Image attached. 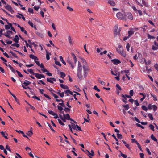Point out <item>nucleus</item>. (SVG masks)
<instances>
[{
	"label": "nucleus",
	"mask_w": 158,
	"mask_h": 158,
	"mask_svg": "<svg viewBox=\"0 0 158 158\" xmlns=\"http://www.w3.org/2000/svg\"><path fill=\"white\" fill-rule=\"evenodd\" d=\"M78 67L77 68V75L79 79L81 80L83 78L82 73V66L80 62L78 61Z\"/></svg>",
	"instance_id": "1"
},
{
	"label": "nucleus",
	"mask_w": 158,
	"mask_h": 158,
	"mask_svg": "<svg viewBox=\"0 0 158 158\" xmlns=\"http://www.w3.org/2000/svg\"><path fill=\"white\" fill-rule=\"evenodd\" d=\"M83 75L85 78H86L87 76L88 73L89 68L87 66L85 65L83 66Z\"/></svg>",
	"instance_id": "2"
},
{
	"label": "nucleus",
	"mask_w": 158,
	"mask_h": 158,
	"mask_svg": "<svg viewBox=\"0 0 158 158\" xmlns=\"http://www.w3.org/2000/svg\"><path fill=\"white\" fill-rule=\"evenodd\" d=\"M116 16L118 19H123L125 18V16L120 12H119L117 14Z\"/></svg>",
	"instance_id": "3"
},
{
	"label": "nucleus",
	"mask_w": 158,
	"mask_h": 158,
	"mask_svg": "<svg viewBox=\"0 0 158 158\" xmlns=\"http://www.w3.org/2000/svg\"><path fill=\"white\" fill-rule=\"evenodd\" d=\"M4 7L6 9L10 11L11 13H13L14 12L12 8L10 5H7L6 6H5Z\"/></svg>",
	"instance_id": "4"
},
{
	"label": "nucleus",
	"mask_w": 158,
	"mask_h": 158,
	"mask_svg": "<svg viewBox=\"0 0 158 158\" xmlns=\"http://www.w3.org/2000/svg\"><path fill=\"white\" fill-rule=\"evenodd\" d=\"M47 81L48 82L53 84L54 83L53 81L55 82L56 81V79L54 78L51 77L47 78Z\"/></svg>",
	"instance_id": "5"
},
{
	"label": "nucleus",
	"mask_w": 158,
	"mask_h": 158,
	"mask_svg": "<svg viewBox=\"0 0 158 158\" xmlns=\"http://www.w3.org/2000/svg\"><path fill=\"white\" fill-rule=\"evenodd\" d=\"M111 61L115 65H117L121 62L119 60L117 59H112Z\"/></svg>",
	"instance_id": "6"
},
{
	"label": "nucleus",
	"mask_w": 158,
	"mask_h": 158,
	"mask_svg": "<svg viewBox=\"0 0 158 158\" xmlns=\"http://www.w3.org/2000/svg\"><path fill=\"white\" fill-rule=\"evenodd\" d=\"M118 48H117L116 50L118 53L119 54L123 51V48L121 45H118Z\"/></svg>",
	"instance_id": "7"
},
{
	"label": "nucleus",
	"mask_w": 158,
	"mask_h": 158,
	"mask_svg": "<svg viewBox=\"0 0 158 158\" xmlns=\"http://www.w3.org/2000/svg\"><path fill=\"white\" fill-rule=\"evenodd\" d=\"M13 34V32L12 31H10L8 30L7 31V34H3V35H5L7 37L10 38H11V36L9 35L10 34Z\"/></svg>",
	"instance_id": "8"
},
{
	"label": "nucleus",
	"mask_w": 158,
	"mask_h": 158,
	"mask_svg": "<svg viewBox=\"0 0 158 158\" xmlns=\"http://www.w3.org/2000/svg\"><path fill=\"white\" fill-rule=\"evenodd\" d=\"M67 61V62L71 66L72 69H73L74 68L75 65L74 64H73L72 63V62L70 59H68Z\"/></svg>",
	"instance_id": "9"
},
{
	"label": "nucleus",
	"mask_w": 158,
	"mask_h": 158,
	"mask_svg": "<svg viewBox=\"0 0 158 158\" xmlns=\"http://www.w3.org/2000/svg\"><path fill=\"white\" fill-rule=\"evenodd\" d=\"M134 28H131L130 30L128 31V36L130 37L131 36L134 32V31H133Z\"/></svg>",
	"instance_id": "10"
},
{
	"label": "nucleus",
	"mask_w": 158,
	"mask_h": 158,
	"mask_svg": "<svg viewBox=\"0 0 158 158\" xmlns=\"http://www.w3.org/2000/svg\"><path fill=\"white\" fill-rule=\"evenodd\" d=\"M121 95L122 97L123 98L122 99V101L125 103H127V98L124 96V95L123 94H122Z\"/></svg>",
	"instance_id": "11"
},
{
	"label": "nucleus",
	"mask_w": 158,
	"mask_h": 158,
	"mask_svg": "<svg viewBox=\"0 0 158 158\" xmlns=\"http://www.w3.org/2000/svg\"><path fill=\"white\" fill-rule=\"evenodd\" d=\"M71 55L72 57L74 60V64L75 65L77 61L76 57L75 54L73 53H71Z\"/></svg>",
	"instance_id": "12"
},
{
	"label": "nucleus",
	"mask_w": 158,
	"mask_h": 158,
	"mask_svg": "<svg viewBox=\"0 0 158 158\" xmlns=\"http://www.w3.org/2000/svg\"><path fill=\"white\" fill-rule=\"evenodd\" d=\"M108 3L112 6H114L115 5V2L111 0H108Z\"/></svg>",
	"instance_id": "13"
},
{
	"label": "nucleus",
	"mask_w": 158,
	"mask_h": 158,
	"mask_svg": "<svg viewBox=\"0 0 158 158\" xmlns=\"http://www.w3.org/2000/svg\"><path fill=\"white\" fill-rule=\"evenodd\" d=\"M29 57L30 58L33 59L34 60H39L38 58L36 56H35L33 54H30L29 55Z\"/></svg>",
	"instance_id": "14"
},
{
	"label": "nucleus",
	"mask_w": 158,
	"mask_h": 158,
	"mask_svg": "<svg viewBox=\"0 0 158 158\" xmlns=\"http://www.w3.org/2000/svg\"><path fill=\"white\" fill-rule=\"evenodd\" d=\"M1 135L2 136L4 137L5 139H8V138L7 137V136L8 135V134L4 132H3V131H1L0 132Z\"/></svg>",
	"instance_id": "15"
},
{
	"label": "nucleus",
	"mask_w": 158,
	"mask_h": 158,
	"mask_svg": "<svg viewBox=\"0 0 158 158\" xmlns=\"http://www.w3.org/2000/svg\"><path fill=\"white\" fill-rule=\"evenodd\" d=\"M19 40V39L17 35L15 36V37L13 39L14 41L17 43H18Z\"/></svg>",
	"instance_id": "16"
},
{
	"label": "nucleus",
	"mask_w": 158,
	"mask_h": 158,
	"mask_svg": "<svg viewBox=\"0 0 158 158\" xmlns=\"http://www.w3.org/2000/svg\"><path fill=\"white\" fill-rule=\"evenodd\" d=\"M118 25H115L114 27V33L115 35L118 34Z\"/></svg>",
	"instance_id": "17"
},
{
	"label": "nucleus",
	"mask_w": 158,
	"mask_h": 158,
	"mask_svg": "<svg viewBox=\"0 0 158 158\" xmlns=\"http://www.w3.org/2000/svg\"><path fill=\"white\" fill-rule=\"evenodd\" d=\"M63 116L64 118H65L67 120H69V119H70V116L68 114H64Z\"/></svg>",
	"instance_id": "18"
},
{
	"label": "nucleus",
	"mask_w": 158,
	"mask_h": 158,
	"mask_svg": "<svg viewBox=\"0 0 158 158\" xmlns=\"http://www.w3.org/2000/svg\"><path fill=\"white\" fill-rule=\"evenodd\" d=\"M31 82L27 80H25V81L23 82V84L25 86H27L29 85Z\"/></svg>",
	"instance_id": "19"
},
{
	"label": "nucleus",
	"mask_w": 158,
	"mask_h": 158,
	"mask_svg": "<svg viewBox=\"0 0 158 158\" xmlns=\"http://www.w3.org/2000/svg\"><path fill=\"white\" fill-rule=\"evenodd\" d=\"M127 18L130 20H132L133 19V18L132 14L131 13H128L127 15Z\"/></svg>",
	"instance_id": "20"
},
{
	"label": "nucleus",
	"mask_w": 158,
	"mask_h": 158,
	"mask_svg": "<svg viewBox=\"0 0 158 158\" xmlns=\"http://www.w3.org/2000/svg\"><path fill=\"white\" fill-rule=\"evenodd\" d=\"M46 58L47 60H48L50 59V55H51L50 53H49L47 51H46Z\"/></svg>",
	"instance_id": "21"
},
{
	"label": "nucleus",
	"mask_w": 158,
	"mask_h": 158,
	"mask_svg": "<svg viewBox=\"0 0 158 158\" xmlns=\"http://www.w3.org/2000/svg\"><path fill=\"white\" fill-rule=\"evenodd\" d=\"M60 85L61 88L64 89H68L69 88L67 86L63 84H60Z\"/></svg>",
	"instance_id": "22"
},
{
	"label": "nucleus",
	"mask_w": 158,
	"mask_h": 158,
	"mask_svg": "<svg viewBox=\"0 0 158 158\" xmlns=\"http://www.w3.org/2000/svg\"><path fill=\"white\" fill-rule=\"evenodd\" d=\"M65 94L67 95H69V94L71 95H73V93L69 90H66L65 91Z\"/></svg>",
	"instance_id": "23"
},
{
	"label": "nucleus",
	"mask_w": 158,
	"mask_h": 158,
	"mask_svg": "<svg viewBox=\"0 0 158 158\" xmlns=\"http://www.w3.org/2000/svg\"><path fill=\"white\" fill-rule=\"evenodd\" d=\"M34 75H35L37 79H40L41 78V74L35 73L34 74Z\"/></svg>",
	"instance_id": "24"
},
{
	"label": "nucleus",
	"mask_w": 158,
	"mask_h": 158,
	"mask_svg": "<svg viewBox=\"0 0 158 158\" xmlns=\"http://www.w3.org/2000/svg\"><path fill=\"white\" fill-rule=\"evenodd\" d=\"M60 61L62 62V63L64 65H66V63L64 60L62 56H60L59 57Z\"/></svg>",
	"instance_id": "25"
},
{
	"label": "nucleus",
	"mask_w": 158,
	"mask_h": 158,
	"mask_svg": "<svg viewBox=\"0 0 158 158\" xmlns=\"http://www.w3.org/2000/svg\"><path fill=\"white\" fill-rule=\"evenodd\" d=\"M112 136L115 139V140L116 141V144L118 145H119V143L118 142V140L116 138L115 135H114V134H113L112 135Z\"/></svg>",
	"instance_id": "26"
},
{
	"label": "nucleus",
	"mask_w": 158,
	"mask_h": 158,
	"mask_svg": "<svg viewBox=\"0 0 158 158\" xmlns=\"http://www.w3.org/2000/svg\"><path fill=\"white\" fill-rule=\"evenodd\" d=\"M135 2L136 3H137V4L141 6H143L141 4V0H135Z\"/></svg>",
	"instance_id": "27"
},
{
	"label": "nucleus",
	"mask_w": 158,
	"mask_h": 158,
	"mask_svg": "<svg viewBox=\"0 0 158 158\" xmlns=\"http://www.w3.org/2000/svg\"><path fill=\"white\" fill-rule=\"evenodd\" d=\"M87 152L91 156H93L94 155V153L93 150H91V153H90V152L88 151H87Z\"/></svg>",
	"instance_id": "28"
},
{
	"label": "nucleus",
	"mask_w": 158,
	"mask_h": 158,
	"mask_svg": "<svg viewBox=\"0 0 158 158\" xmlns=\"http://www.w3.org/2000/svg\"><path fill=\"white\" fill-rule=\"evenodd\" d=\"M54 60H55V64L59 66H61V64L60 63L59 61H57V60L56 58H54Z\"/></svg>",
	"instance_id": "29"
},
{
	"label": "nucleus",
	"mask_w": 158,
	"mask_h": 158,
	"mask_svg": "<svg viewBox=\"0 0 158 158\" xmlns=\"http://www.w3.org/2000/svg\"><path fill=\"white\" fill-rule=\"evenodd\" d=\"M68 40L69 43L70 45H73V41L71 39V37L70 36H69L68 37Z\"/></svg>",
	"instance_id": "30"
},
{
	"label": "nucleus",
	"mask_w": 158,
	"mask_h": 158,
	"mask_svg": "<svg viewBox=\"0 0 158 158\" xmlns=\"http://www.w3.org/2000/svg\"><path fill=\"white\" fill-rule=\"evenodd\" d=\"M26 134L29 137L33 135V133L32 131H27Z\"/></svg>",
	"instance_id": "31"
},
{
	"label": "nucleus",
	"mask_w": 158,
	"mask_h": 158,
	"mask_svg": "<svg viewBox=\"0 0 158 158\" xmlns=\"http://www.w3.org/2000/svg\"><path fill=\"white\" fill-rule=\"evenodd\" d=\"M56 93L59 95L61 97L63 98L64 97V92H62V93H60L59 92H56Z\"/></svg>",
	"instance_id": "32"
},
{
	"label": "nucleus",
	"mask_w": 158,
	"mask_h": 158,
	"mask_svg": "<svg viewBox=\"0 0 158 158\" xmlns=\"http://www.w3.org/2000/svg\"><path fill=\"white\" fill-rule=\"evenodd\" d=\"M7 23L9 24V25H6L5 26V28L6 30L9 29L10 28V24L11 23H9V22H7Z\"/></svg>",
	"instance_id": "33"
},
{
	"label": "nucleus",
	"mask_w": 158,
	"mask_h": 158,
	"mask_svg": "<svg viewBox=\"0 0 158 158\" xmlns=\"http://www.w3.org/2000/svg\"><path fill=\"white\" fill-rule=\"evenodd\" d=\"M60 77L63 79H64L66 75L63 72H60Z\"/></svg>",
	"instance_id": "34"
},
{
	"label": "nucleus",
	"mask_w": 158,
	"mask_h": 158,
	"mask_svg": "<svg viewBox=\"0 0 158 158\" xmlns=\"http://www.w3.org/2000/svg\"><path fill=\"white\" fill-rule=\"evenodd\" d=\"M48 113L54 116L56 115V113L52 110H48Z\"/></svg>",
	"instance_id": "35"
},
{
	"label": "nucleus",
	"mask_w": 158,
	"mask_h": 158,
	"mask_svg": "<svg viewBox=\"0 0 158 158\" xmlns=\"http://www.w3.org/2000/svg\"><path fill=\"white\" fill-rule=\"evenodd\" d=\"M36 33V35H37L39 37L42 38L44 37V35L41 33L39 32H37Z\"/></svg>",
	"instance_id": "36"
},
{
	"label": "nucleus",
	"mask_w": 158,
	"mask_h": 158,
	"mask_svg": "<svg viewBox=\"0 0 158 158\" xmlns=\"http://www.w3.org/2000/svg\"><path fill=\"white\" fill-rule=\"evenodd\" d=\"M123 143L125 144V146L129 149H130V148L129 147V145L128 144H127L126 142L124 140H122Z\"/></svg>",
	"instance_id": "37"
},
{
	"label": "nucleus",
	"mask_w": 158,
	"mask_h": 158,
	"mask_svg": "<svg viewBox=\"0 0 158 158\" xmlns=\"http://www.w3.org/2000/svg\"><path fill=\"white\" fill-rule=\"evenodd\" d=\"M123 106L124 108L125 109L127 110L129 108V105L128 104H126V105H124Z\"/></svg>",
	"instance_id": "38"
},
{
	"label": "nucleus",
	"mask_w": 158,
	"mask_h": 158,
	"mask_svg": "<svg viewBox=\"0 0 158 158\" xmlns=\"http://www.w3.org/2000/svg\"><path fill=\"white\" fill-rule=\"evenodd\" d=\"M21 31L23 32H24V33L26 34V35H27V31L26 30H24V28L23 27H21Z\"/></svg>",
	"instance_id": "39"
},
{
	"label": "nucleus",
	"mask_w": 158,
	"mask_h": 158,
	"mask_svg": "<svg viewBox=\"0 0 158 158\" xmlns=\"http://www.w3.org/2000/svg\"><path fill=\"white\" fill-rule=\"evenodd\" d=\"M27 71L28 72H29L31 74H32L33 75H34V74H35L32 69H27Z\"/></svg>",
	"instance_id": "40"
},
{
	"label": "nucleus",
	"mask_w": 158,
	"mask_h": 158,
	"mask_svg": "<svg viewBox=\"0 0 158 158\" xmlns=\"http://www.w3.org/2000/svg\"><path fill=\"white\" fill-rule=\"evenodd\" d=\"M64 110L66 113H69L70 111V109L68 108H65L64 109Z\"/></svg>",
	"instance_id": "41"
},
{
	"label": "nucleus",
	"mask_w": 158,
	"mask_h": 158,
	"mask_svg": "<svg viewBox=\"0 0 158 158\" xmlns=\"http://www.w3.org/2000/svg\"><path fill=\"white\" fill-rule=\"evenodd\" d=\"M47 123L48 124V126H49V128H50V129H51V130L52 131H53V132H55V130L53 129V128L51 126V125L48 122H47Z\"/></svg>",
	"instance_id": "42"
},
{
	"label": "nucleus",
	"mask_w": 158,
	"mask_h": 158,
	"mask_svg": "<svg viewBox=\"0 0 158 158\" xmlns=\"http://www.w3.org/2000/svg\"><path fill=\"white\" fill-rule=\"evenodd\" d=\"M11 46H15L17 47H19V44L17 43L12 44Z\"/></svg>",
	"instance_id": "43"
},
{
	"label": "nucleus",
	"mask_w": 158,
	"mask_h": 158,
	"mask_svg": "<svg viewBox=\"0 0 158 158\" xmlns=\"http://www.w3.org/2000/svg\"><path fill=\"white\" fill-rule=\"evenodd\" d=\"M117 138L119 139H122L123 138V136L121 134H120L119 133H117Z\"/></svg>",
	"instance_id": "44"
},
{
	"label": "nucleus",
	"mask_w": 158,
	"mask_h": 158,
	"mask_svg": "<svg viewBox=\"0 0 158 158\" xmlns=\"http://www.w3.org/2000/svg\"><path fill=\"white\" fill-rule=\"evenodd\" d=\"M151 138L154 141L157 142V139L153 136V135H152L151 136Z\"/></svg>",
	"instance_id": "45"
},
{
	"label": "nucleus",
	"mask_w": 158,
	"mask_h": 158,
	"mask_svg": "<svg viewBox=\"0 0 158 158\" xmlns=\"http://www.w3.org/2000/svg\"><path fill=\"white\" fill-rule=\"evenodd\" d=\"M149 127H150V129L152 130V131H154V127L152 124L149 125Z\"/></svg>",
	"instance_id": "46"
},
{
	"label": "nucleus",
	"mask_w": 158,
	"mask_h": 158,
	"mask_svg": "<svg viewBox=\"0 0 158 158\" xmlns=\"http://www.w3.org/2000/svg\"><path fill=\"white\" fill-rule=\"evenodd\" d=\"M148 116L150 118V119L151 120H153V118L152 114L150 113H149L148 114Z\"/></svg>",
	"instance_id": "47"
},
{
	"label": "nucleus",
	"mask_w": 158,
	"mask_h": 158,
	"mask_svg": "<svg viewBox=\"0 0 158 158\" xmlns=\"http://www.w3.org/2000/svg\"><path fill=\"white\" fill-rule=\"evenodd\" d=\"M71 123L72 124V128L74 130H76L77 126H76V125H75L73 123Z\"/></svg>",
	"instance_id": "48"
},
{
	"label": "nucleus",
	"mask_w": 158,
	"mask_h": 158,
	"mask_svg": "<svg viewBox=\"0 0 158 158\" xmlns=\"http://www.w3.org/2000/svg\"><path fill=\"white\" fill-rule=\"evenodd\" d=\"M10 48H11V49H13L14 51H15V52H17V53H18L19 54L21 55H22V53H21V52H20L19 51H17V50H14V49H15V48H13V47H11V46H10Z\"/></svg>",
	"instance_id": "49"
},
{
	"label": "nucleus",
	"mask_w": 158,
	"mask_h": 158,
	"mask_svg": "<svg viewBox=\"0 0 158 158\" xmlns=\"http://www.w3.org/2000/svg\"><path fill=\"white\" fill-rule=\"evenodd\" d=\"M16 72H17V73L18 75L20 77H23L22 74L20 72H19V71H18V70H16Z\"/></svg>",
	"instance_id": "50"
},
{
	"label": "nucleus",
	"mask_w": 158,
	"mask_h": 158,
	"mask_svg": "<svg viewBox=\"0 0 158 158\" xmlns=\"http://www.w3.org/2000/svg\"><path fill=\"white\" fill-rule=\"evenodd\" d=\"M28 24L31 26V27H32V28H33L34 27V25L33 24V23H32V22L30 21H29L28 22Z\"/></svg>",
	"instance_id": "51"
},
{
	"label": "nucleus",
	"mask_w": 158,
	"mask_h": 158,
	"mask_svg": "<svg viewBox=\"0 0 158 158\" xmlns=\"http://www.w3.org/2000/svg\"><path fill=\"white\" fill-rule=\"evenodd\" d=\"M152 108L154 111H156L157 109V106L154 105L152 106Z\"/></svg>",
	"instance_id": "52"
},
{
	"label": "nucleus",
	"mask_w": 158,
	"mask_h": 158,
	"mask_svg": "<svg viewBox=\"0 0 158 158\" xmlns=\"http://www.w3.org/2000/svg\"><path fill=\"white\" fill-rule=\"evenodd\" d=\"M119 152L121 153V155L122 157L124 158H126L127 157V155L122 153L121 151H120Z\"/></svg>",
	"instance_id": "53"
},
{
	"label": "nucleus",
	"mask_w": 158,
	"mask_h": 158,
	"mask_svg": "<svg viewBox=\"0 0 158 158\" xmlns=\"http://www.w3.org/2000/svg\"><path fill=\"white\" fill-rule=\"evenodd\" d=\"M93 89H94L95 90H97L98 92H100V90L96 86H94V87Z\"/></svg>",
	"instance_id": "54"
},
{
	"label": "nucleus",
	"mask_w": 158,
	"mask_h": 158,
	"mask_svg": "<svg viewBox=\"0 0 158 158\" xmlns=\"http://www.w3.org/2000/svg\"><path fill=\"white\" fill-rule=\"evenodd\" d=\"M130 44L129 43H127V44L126 48L127 50V51H129V48H130Z\"/></svg>",
	"instance_id": "55"
},
{
	"label": "nucleus",
	"mask_w": 158,
	"mask_h": 158,
	"mask_svg": "<svg viewBox=\"0 0 158 158\" xmlns=\"http://www.w3.org/2000/svg\"><path fill=\"white\" fill-rule=\"evenodd\" d=\"M142 109L146 111H147L148 110V109L145 106H142Z\"/></svg>",
	"instance_id": "56"
},
{
	"label": "nucleus",
	"mask_w": 158,
	"mask_h": 158,
	"mask_svg": "<svg viewBox=\"0 0 158 158\" xmlns=\"http://www.w3.org/2000/svg\"><path fill=\"white\" fill-rule=\"evenodd\" d=\"M151 95L152 96V97H153L154 98V100L155 101L157 100V99L156 95H153L152 93H151Z\"/></svg>",
	"instance_id": "57"
},
{
	"label": "nucleus",
	"mask_w": 158,
	"mask_h": 158,
	"mask_svg": "<svg viewBox=\"0 0 158 158\" xmlns=\"http://www.w3.org/2000/svg\"><path fill=\"white\" fill-rule=\"evenodd\" d=\"M28 11L30 13H33V9L29 8L28 9Z\"/></svg>",
	"instance_id": "58"
},
{
	"label": "nucleus",
	"mask_w": 158,
	"mask_h": 158,
	"mask_svg": "<svg viewBox=\"0 0 158 158\" xmlns=\"http://www.w3.org/2000/svg\"><path fill=\"white\" fill-rule=\"evenodd\" d=\"M52 94L54 97V98L56 99V100L59 98V97L58 96L55 94L53 93H52Z\"/></svg>",
	"instance_id": "59"
},
{
	"label": "nucleus",
	"mask_w": 158,
	"mask_h": 158,
	"mask_svg": "<svg viewBox=\"0 0 158 158\" xmlns=\"http://www.w3.org/2000/svg\"><path fill=\"white\" fill-rule=\"evenodd\" d=\"M120 54L123 56L124 57H125L126 56V53L123 51L121 53H119Z\"/></svg>",
	"instance_id": "60"
},
{
	"label": "nucleus",
	"mask_w": 158,
	"mask_h": 158,
	"mask_svg": "<svg viewBox=\"0 0 158 158\" xmlns=\"http://www.w3.org/2000/svg\"><path fill=\"white\" fill-rule=\"evenodd\" d=\"M40 93L42 95H44V93H43V92L44 91V90L43 89H38Z\"/></svg>",
	"instance_id": "61"
},
{
	"label": "nucleus",
	"mask_w": 158,
	"mask_h": 158,
	"mask_svg": "<svg viewBox=\"0 0 158 158\" xmlns=\"http://www.w3.org/2000/svg\"><path fill=\"white\" fill-rule=\"evenodd\" d=\"M15 131L16 132L18 133H21L23 135H24V133L21 130L18 131L17 130H16Z\"/></svg>",
	"instance_id": "62"
},
{
	"label": "nucleus",
	"mask_w": 158,
	"mask_h": 158,
	"mask_svg": "<svg viewBox=\"0 0 158 158\" xmlns=\"http://www.w3.org/2000/svg\"><path fill=\"white\" fill-rule=\"evenodd\" d=\"M58 121L59 124H60L62 126L64 125V124L61 121L60 119H58Z\"/></svg>",
	"instance_id": "63"
},
{
	"label": "nucleus",
	"mask_w": 158,
	"mask_h": 158,
	"mask_svg": "<svg viewBox=\"0 0 158 158\" xmlns=\"http://www.w3.org/2000/svg\"><path fill=\"white\" fill-rule=\"evenodd\" d=\"M5 148H6L7 150H8L10 152L11 151V150L10 149V147L8 145H6V146Z\"/></svg>",
	"instance_id": "64"
}]
</instances>
